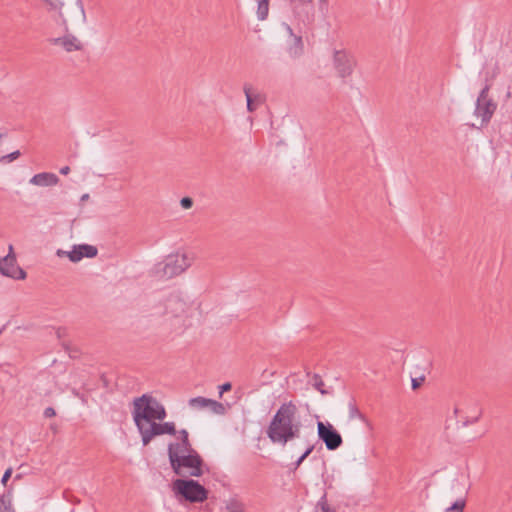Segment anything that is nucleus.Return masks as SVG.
Masks as SVG:
<instances>
[{"label":"nucleus","instance_id":"nucleus-28","mask_svg":"<svg viewBox=\"0 0 512 512\" xmlns=\"http://www.w3.org/2000/svg\"><path fill=\"white\" fill-rule=\"evenodd\" d=\"M208 400L209 398L197 396L189 400V405L191 407L205 408L208 407Z\"/></svg>","mask_w":512,"mask_h":512},{"label":"nucleus","instance_id":"nucleus-34","mask_svg":"<svg viewBox=\"0 0 512 512\" xmlns=\"http://www.w3.org/2000/svg\"><path fill=\"white\" fill-rule=\"evenodd\" d=\"M180 205L184 209H190L193 206V199L189 196H185L180 200Z\"/></svg>","mask_w":512,"mask_h":512},{"label":"nucleus","instance_id":"nucleus-38","mask_svg":"<svg viewBox=\"0 0 512 512\" xmlns=\"http://www.w3.org/2000/svg\"><path fill=\"white\" fill-rule=\"evenodd\" d=\"M43 415H44L45 418H51V417H54L56 415V411H55V409L53 407H47L44 410Z\"/></svg>","mask_w":512,"mask_h":512},{"label":"nucleus","instance_id":"nucleus-48","mask_svg":"<svg viewBox=\"0 0 512 512\" xmlns=\"http://www.w3.org/2000/svg\"><path fill=\"white\" fill-rule=\"evenodd\" d=\"M3 137V134L0 133V139Z\"/></svg>","mask_w":512,"mask_h":512},{"label":"nucleus","instance_id":"nucleus-39","mask_svg":"<svg viewBox=\"0 0 512 512\" xmlns=\"http://www.w3.org/2000/svg\"><path fill=\"white\" fill-rule=\"evenodd\" d=\"M76 4H77V6L80 9V12H81V15H82V20H83V22H85L86 21V14H85V9H84L83 1L82 0H76Z\"/></svg>","mask_w":512,"mask_h":512},{"label":"nucleus","instance_id":"nucleus-9","mask_svg":"<svg viewBox=\"0 0 512 512\" xmlns=\"http://www.w3.org/2000/svg\"><path fill=\"white\" fill-rule=\"evenodd\" d=\"M333 65L338 76L345 79L352 75L356 60L345 50H335L333 54Z\"/></svg>","mask_w":512,"mask_h":512},{"label":"nucleus","instance_id":"nucleus-36","mask_svg":"<svg viewBox=\"0 0 512 512\" xmlns=\"http://www.w3.org/2000/svg\"><path fill=\"white\" fill-rule=\"evenodd\" d=\"M12 468L9 467L5 470L2 478H1V483L4 485V486H7V482L9 481V479L11 478V475H12Z\"/></svg>","mask_w":512,"mask_h":512},{"label":"nucleus","instance_id":"nucleus-33","mask_svg":"<svg viewBox=\"0 0 512 512\" xmlns=\"http://www.w3.org/2000/svg\"><path fill=\"white\" fill-rule=\"evenodd\" d=\"M61 345L71 358H76L78 356L79 351L77 349H72L69 343L62 342Z\"/></svg>","mask_w":512,"mask_h":512},{"label":"nucleus","instance_id":"nucleus-47","mask_svg":"<svg viewBox=\"0 0 512 512\" xmlns=\"http://www.w3.org/2000/svg\"><path fill=\"white\" fill-rule=\"evenodd\" d=\"M5 329V326H3L1 329H0V334L3 332V330Z\"/></svg>","mask_w":512,"mask_h":512},{"label":"nucleus","instance_id":"nucleus-40","mask_svg":"<svg viewBox=\"0 0 512 512\" xmlns=\"http://www.w3.org/2000/svg\"><path fill=\"white\" fill-rule=\"evenodd\" d=\"M67 335V328L65 327H58L56 330V336L58 339H61Z\"/></svg>","mask_w":512,"mask_h":512},{"label":"nucleus","instance_id":"nucleus-41","mask_svg":"<svg viewBox=\"0 0 512 512\" xmlns=\"http://www.w3.org/2000/svg\"><path fill=\"white\" fill-rule=\"evenodd\" d=\"M179 439L181 440H189V433L186 429H181L178 431Z\"/></svg>","mask_w":512,"mask_h":512},{"label":"nucleus","instance_id":"nucleus-4","mask_svg":"<svg viewBox=\"0 0 512 512\" xmlns=\"http://www.w3.org/2000/svg\"><path fill=\"white\" fill-rule=\"evenodd\" d=\"M154 403L155 398L150 394H143L133 400L132 417L139 434L155 422Z\"/></svg>","mask_w":512,"mask_h":512},{"label":"nucleus","instance_id":"nucleus-2","mask_svg":"<svg viewBox=\"0 0 512 512\" xmlns=\"http://www.w3.org/2000/svg\"><path fill=\"white\" fill-rule=\"evenodd\" d=\"M171 489L180 503H203L208 499L209 495L208 489L192 478H177L173 480Z\"/></svg>","mask_w":512,"mask_h":512},{"label":"nucleus","instance_id":"nucleus-26","mask_svg":"<svg viewBox=\"0 0 512 512\" xmlns=\"http://www.w3.org/2000/svg\"><path fill=\"white\" fill-rule=\"evenodd\" d=\"M208 407L211 408L212 412L218 415H224L226 413L225 406L216 400L209 399L208 400Z\"/></svg>","mask_w":512,"mask_h":512},{"label":"nucleus","instance_id":"nucleus-17","mask_svg":"<svg viewBox=\"0 0 512 512\" xmlns=\"http://www.w3.org/2000/svg\"><path fill=\"white\" fill-rule=\"evenodd\" d=\"M498 70H499L498 66H495L492 74H489L488 72L486 73L484 86L481 89V91L479 92L476 102H483L485 100L486 101L493 100L492 98H489V91L492 87V81L495 79V77L499 73Z\"/></svg>","mask_w":512,"mask_h":512},{"label":"nucleus","instance_id":"nucleus-14","mask_svg":"<svg viewBox=\"0 0 512 512\" xmlns=\"http://www.w3.org/2000/svg\"><path fill=\"white\" fill-rule=\"evenodd\" d=\"M243 91L247 102V111L254 112L257 107L263 104L266 100L265 96L260 93H254L250 84H245Z\"/></svg>","mask_w":512,"mask_h":512},{"label":"nucleus","instance_id":"nucleus-22","mask_svg":"<svg viewBox=\"0 0 512 512\" xmlns=\"http://www.w3.org/2000/svg\"><path fill=\"white\" fill-rule=\"evenodd\" d=\"M269 13V0H258L257 17L259 20H265Z\"/></svg>","mask_w":512,"mask_h":512},{"label":"nucleus","instance_id":"nucleus-44","mask_svg":"<svg viewBox=\"0 0 512 512\" xmlns=\"http://www.w3.org/2000/svg\"><path fill=\"white\" fill-rule=\"evenodd\" d=\"M89 198H90L89 194H88V193H85V194H83V195L80 197V202H81V203H83V202L87 201Z\"/></svg>","mask_w":512,"mask_h":512},{"label":"nucleus","instance_id":"nucleus-8","mask_svg":"<svg viewBox=\"0 0 512 512\" xmlns=\"http://www.w3.org/2000/svg\"><path fill=\"white\" fill-rule=\"evenodd\" d=\"M174 422H152L145 430H141L140 436L143 446H147L155 437L160 435H176Z\"/></svg>","mask_w":512,"mask_h":512},{"label":"nucleus","instance_id":"nucleus-21","mask_svg":"<svg viewBox=\"0 0 512 512\" xmlns=\"http://www.w3.org/2000/svg\"><path fill=\"white\" fill-rule=\"evenodd\" d=\"M0 512H15L11 504V492L0 497Z\"/></svg>","mask_w":512,"mask_h":512},{"label":"nucleus","instance_id":"nucleus-29","mask_svg":"<svg viewBox=\"0 0 512 512\" xmlns=\"http://www.w3.org/2000/svg\"><path fill=\"white\" fill-rule=\"evenodd\" d=\"M465 504V499H457L451 506L445 509V512H463Z\"/></svg>","mask_w":512,"mask_h":512},{"label":"nucleus","instance_id":"nucleus-5","mask_svg":"<svg viewBox=\"0 0 512 512\" xmlns=\"http://www.w3.org/2000/svg\"><path fill=\"white\" fill-rule=\"evenodd\" d=\"M318 439L321 440L327 450H337L343 444V439L338 430L328 421H317Z\"/></svg>","mask_w":512,"mask_h":512},{"label":"nucleus","instance_id":"nucleus-35","mask_svg":"<svg viewBox=\"0 0 512 512\" xmlns=\"http://www.w3.org/2000/svg\"><path fill=\"white\" fill-rule=\"evenodd\" d=\"M219 397L221 398L224 393L229 392L232 389V384L230 382H225L221 384L219 387Z\"/></svg>","mask_w":512,"mask_h":512},{"label":"nucleus","instance_id":"nucleus-20","mask_svg":"<svg viewBox=\"0 0 512 512\" xmlns=\"http://www.w3.org/2000/svg\"><path fill=\"white\" fill-rule=\"evenodd\" d=\"M315 444L309 443L305 449V451L302 453V455L291 464L290 470L295 471L298 469V467L303 463V461L314 451Z\"/></svg>","mask_w":512,"mask_h":512},{"label":"nucleus","instance_id":"nucleus-18","mask_svg":"<svg viewBox=\"0 0 512 512\" xmlns=\"http://www.w3.org/2000/svg\"><path fill=\"white\" fill-rule=\"evenodd\" d=\"M469 413V416L466 417L462 422L463 427H467L477 423L482 417L483 410L477 402H473L472 408Z\"/></svg>","mask_w":512,"mask_h":512},{"label":"nucleus","instance_id":"nucleus-3","mask_svg":"<svg viewBox=\"0 0 512 512\" xmlns=\"http://www.w3.org/2000/svg\"><path fill=\"white\" fill-rule=\"evenodd\" d=\"M297 414L298 407L293 401L282 403L267 427V437L272 439L284 430L292 427V425L299 421Z\"/></svg>","mask_w":512,"mask_h":512},{"label":"nucleus","instance_id":"nucleus-25","mask_svg":"<svg viewBox=\"0 0 512 512\" xmlns=\"http://www.w3.org/2000/svg\"><path fill=\"white\" fill-rule=\"evenodd\" d=\"M286 30L294 38V47H295L294 54L295 55L300 54L302 52V50H303L302 37L294 35L293 29L289 25H286Z\"/></svg>","mask_w":512,"mask_h":512},{"label":"nucleus","instance_id":"nucleus-23","mask_svg":"<svg viewBox=\"0 0 512 512\" xmlns=\"http://www.w3.org/2000/svg\"><path fill=\"white\" fill-rule=\"evenodd\" d=\"M155 421H163L167 417L165 407L155 398L154 403Z\"/></svg>","mask_w":512,"mask_h":512},{"label":"nucleus","instance_id":"nucleus-45","mask_svg":"<svg viewBox=\"0 0 512 512\" xmlns=\"http://www.w3.org/2000/svg\"><path fill=\"white\" fill-rule=\"evenodd\" d=\"M65 252H66V251H63V250H60V249H59V250L57 251V255H58V256H62V255H65V256H66V253H65Z\"/></svg>","mask_w":512,"mask_h":512},{"label":"nucleus","instance_id":"nucleus-7","mask_svg":"<svg viewBox=\"0 0 512 512\" xmlns=\"http://www.w3.org/2000/svg\"><path fill=\"white\" fill-rule=\"evenodd\" d=\"M0 273L3 276L16 280H24L27 276L25 270L17 265V260L12 245L9 246V253L6 256L0 258Z\"/></svg>","mask_w":512,"mask_h":512},{"label":"nucleus","instance_id":"nucleus-27","mask_svg":"<svg viewBox=\"0 0 512 512\" xmlns=\"http://www.w3.org/2000/svg\"><path fill=\"white\" fill-rule=\"evenodd\" d=\"M225 508L227 512H244L243 504L235 498L231 499Z\"/></svg>","mask_w":512,"mask_h":512},{"label":"nucleus","instance_id":"nucleus-24","mask_svg":"<svg viewBox=\"0 0 512 512\" xmlns=\"http://www.w3.org/2000/svg\"><path fill=\"white\" fill-rule=\"evenodd\" d=\"M313 387L318 390L322 395H328L330 394V391L325 389L324 381L322 380V377L319 374L313 375Z\"/></svg>","mask_w":512,"mask_h":512},{"label":"nucleus","instance_id":"nucleus-19","mask_svg":"<svg viewBox=\"0 0 512 512\" xmlns=\"http://www.w3.org/2000/svg\"><path fill=\"white\" fill-rule=\"evenodd\" d=\"M348 408H349V418L350 419H354V418H359L363 423H365V425L367 427H369L370 429H372V424L371 422L369 421V419L359 410V408L357 407L356 405V401L355 399H352L349 404H348Z\"/></svg>","mask_w":512,"mask_h":512},{"label":"nucleus","instance_id":"nucleus-10","mask_svg":"<svg viewBox=\"0 0 512 512\" xmlns=\"http://www.w3.org/2000/svg\"><path fill=\"white\" fill-rule=\"evenodd\" d=\"M66 256L73 263L81 261L83 258H94L98 254L96 246L89 244H78L72 247V250L65 252Z\"/></svg>","mask_w":512,"mask_h":512},{"label":"nucleus","instance_id":"nucleus-46","mask_svg":"<svg viewBox=\"0 0 512 512\" xmlns=\"http://www.w3.org/2000/svg\"><path fill=\"white\" fill-rule=\"evenodd\" d=\"M459 413V409L457 407L454 408V414L457 415Z\"/></svg>","mask_w":512,"mask_h":512},{"label":"nucleus","instance_id":"nucleus-42","mask_svg":"<svg viewBox=\"0 0 512 512\" xmlns=\"http://www.w3.org/2000/svg\"><path fill=\"white\" fill-rule=\"evenodd\" d=\"M291 5H303L307 3H311L312 0H288Z\"/></svg>","mask_w":512,"mask_h":512},{"label":"nucleus","instance_id":"nucleus-31","mask_svg":"<svg viewBox=\"0 0 512 512\" xmlns=\"http://www.w3.org/2000/svg\"><path fill=\"white\" fill-rule=\"evenodd\" d=\"M21 155L19 150H15L9 154L3 155L0 157V163H10L16 159H18Z\"/></svg>","mask_w":512,"mask_h":512},{"label":"nucleus","instance_id":"nucleus-12","mask_svg":"<svg viewBox=\"0 0 512 512\" xmlns=\"http://www.w3.org/2000/svg\"><path fill=\"white\" fill-rule=\"evenodd\" d=\"M187 303L179 295L171 294L165 300V314L180 317L185 314Z\"/></svg>","mask_w":512,"mask_h":512},{"label":"nucleus","instance_id":"nucleus-30","mask_svg":"<svg viewBox=\"0 0 512 512\" xmlns=\"http://www.w3.org/2000/svg\"><path fill=\"white\" fill-rule=\"evenodd\" d=\"M317 506L320 507V509L322 510V512H336L335 508L331 507L328 502H327V498H326V494H324L320 500L318 501L317 503Z\"/></svg>","mask_w":512,"mask_h":512},{"label":"nucleus","instance_id":"nucleus-13","mask_svg":"<svg viewBox=\"0 0 512 512\" xmlns=\"http://www.w3.org/2000/svg\"><path fill=\"white\" fill-rule=\"evenodd\" d=\"M301 427H302V424H301V422L299 420L297 423L292 425V427L284 430L283 432H281L277 436H275L272 439H270V441L272 443L286 445L289 441H291V440H293L295 438H299L300 437Z\"/></svg>","mask_w":512,"mask_h":512},{"label":"nucleus","instance_id":"nucleus-11","mask_svg":"<svg viewBox=\"0 0 512 512\" xmlns=\"http://www.w3.org/2000/svg\"><path fill=\"white\" fill-rule=\"evenodd\" d=\"M497 109V103L494 100L476 102L474 115L481 117V126H487L491 121L495 111Z\"/></svg>","mask_w":512,"mask_h":512},{"label":"nucleus","instance_id":"nucleus-37","mask_svg":"<svg viewBox=\"0 0 512 512\" xmlns=\"http://www.w3.org/2000/svg\"><path fill=\"white\" fill-rule=\"evenodd\" d=\"M45 3H47L52 9H61L63 6V3L60 0H43Z\"/></svg>","mask_w":512,"mask_h":512},{"label":"nucleus","instance_id":"nucleus-15","mask_svg":"<svg viewBox=\"0 0 512 512\" xmlns=\"http://www.w3.org/2000/svg\"><path fill=\"white\" fill-rule=\"evenodd\" d=\"M60 179L59 177L51 172H41L38 174H35L29 181L30 184L36 185V186H54L59 183Z\"/></svg>","mask_w":512,"mask_h":512},{"label":"nucleus","instance_id":"nucleus-43","mask_svg":"<svg viewBox=\"0 0 512 512\" xmlns=\"http://www.w3.org/2000/svg\"><path fill=\"white\" fill-rule=\"evenodd\" d=\"M59 172H60V174H62V175H67V174H69V172H70V167H69V166H64V167H62V168L60 169V171H59Z\"/></svg>","mask_w":512,"mask_h":512},{"label":"nucleus","instance_id":"nucleus-49","mask_svg":"<svg viewBox=\"0 0 512 512\" xmlns=\"http://www.w3.org/2000/svg\"><path fill=\"white\" fill-rule=\"evenodd\" d=\"M317 512V511H316Z\"/></svg>","mask_w":512,"mask_h":512},{"label":"nucleus","instance_id":"nucleus-16","mask_svg":"<svg viewBox=\"0 0 512 512\" xmlns=\"http://www.w3.org/2000/svg\"><path fill=\"white\" fill-rule=\"evenodd\" d=\"M51 42L54 44L62 45L63 48L67 52L82 49V44L73 35H67V36H63V37L54 38V39H51Z\"/></svg>","mask_w":512,"mask_h":512},{"label":"nucleus","instance_id":"nucleus-1","mask_svg":"<svg viewBox=\"0 0 512 512\" xmlns=\"http://www.w3.org/2000/svg\"><path fill=\"white\" fill-rule=\"evenodd\" d=\"M167 452L171 469L176 475L182 476L184 468L189 469L188 474L191 477L204 474V460L192 447L190 440L169 443Z\"/></svg>","mask_w":512,"mask_h":512},{"label":"nucleus","instance_id":"nucleus-6","mask_svg":"<svg viewBox=\"0 0 512 512\" xmlns=\"http://www.w3.org/2000/svg\"><path fill=\"white\" fill-rule=\"evenodd\" d=\"M191 261L186 254H170L163 261V276L170 279L183 273L190 267Z\"/></svg>","mask_w":512,"mask_h":512},{"label":"nucleus","instance_id":"nucleus-32","mask_svg":"<svg viewBox=\"0 0 512 512\" xmlns=\"http://www.w3.org/2000/svg\"><path fill=\"white\" fill-rule=\"evenodd\" d=\"M425 381V376L424 375H421L419 377H416V378H412V381H411V387L413 390H417L419 389L423 383Z\"/></svg>","mask_w":512,"mask_h":512}]
</instances>
